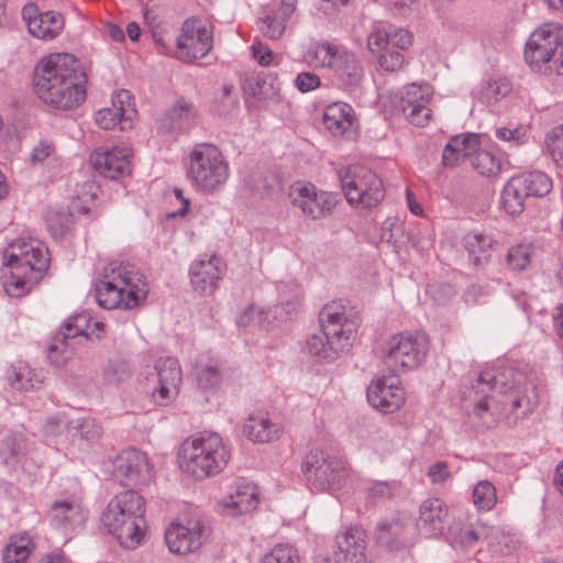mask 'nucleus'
I'll list each match as a JSON object with an SVG mask.
<instances>
[{"instance_id": "obj_54", "label": "nucleus", "mask_w": 563, "mask_h": 563, "mask_svg": "<svg viewBox=\"0 0 563 563\" xmlns=\"http://www.w3.org/2000/svg\"><path fill=\"white\" fill-rule=\"evenodd\" d=\"M56 148L53 142L41 140L31 151L30 161L32 165H44L54 162Z\"/></svg>"}, {"instance_id": "obj_43", "label": "nucleus", "mask_w": 563, "mask_h": 563, "mask_svg": "<svg viewBox=\"0 0 563 563\" xmlns=\"http://www.w3.org/2000/svg\"><path fill=\"white\" fill-rule=\"evenodd\" d=\"M8 380L11 387L19 391H27L42 384L41 375L22 362L11 366L8 372Z\"/></svg>"}, {"instance_id": "obj_26", "label": "nucleus", "mask_w": 563, "mask_h": 563, "mask_svg": "<svg viewBox=\"0 0 563 563\" xmlns=\"http://www.w3.org/2000/svg\"><path fill=\"white\" fill-rule=\"evenodd\" d=\"M446 504L437 497L423 500L419 507L417 529L424 538H438L443 534L446 518Z\"/></svg>"}, {"instance_id": "obj_10", "label": "nucleus", "mask_w": 563, "mask_h": 563, "mask_svg": "<svg viewBox=\"0 0 563 563\" xmlns=\"http://www.w3.org/2000/svg\"><path fill=\"white\" fill-rule=\"evenodd\" d=\"M213 47V25L200 16L186 19L175 38L174 56L184 63L206 57Z\"/></svg>"}, {"instance_id": "obj_40", "label": "nucleus", "mask_w": 563, "mask_h": 563, "mask_svg": "<svg viewBox=\"0 0 563 563\" xmlns=\"http://www.w3.org/2000/svg\"><path fill=\"white\" fill-rule=\"evenodd\" d=\"M492 532V527L485 523H474L468 526L452 527L450 536L453 547H461L462 549L473 548L478 542L488 538Z\"/></svg>"}, {"instance_id": "obj_60", "label": "nucleus", "mask_w": 563, "mask_h": 563, "mask_svg": "<svg viewBox=\"0 0 563 563\" xmlns=\"http://www.w3.org/2000/svg\"><path fill=\"white\" fill-rule=\"evenodd\" d=\"M294 84L300 92L306 93L319 88L321 79L312 71H301L296 76Z\"/></svg>"}, {"instance_id": "obj_58", "label": "nucleus", "mask_w": 563, "mask_h": 563, "mask_svg": "<svg viewBox=\"0 0 563 563\" xmlns=\"http://www.w3.org/2000/svg\"><path fill=\"white\" fill-rule=\"evenodd\" d=\"M179 389L157 380V386L152 391L153 401L159 406H166L176 399Z\"/></svg>"}, {"instance_id": "obj_33", "label": "nucleus", "mask_w": 563, "mask_h": 563, "mask_svg": "<svg viewBox=\"0 0 563 563\" xmlns=\"http://www.w3.org/2000/svg\"><path fill=\"white\" fill-rule=\"evenodd\" d=\"M406 520L401 518H393L383 520L376 528L377 542L391 551L400 550L408 545L406 536Z\"/></svg>"}, {"instance_id": "obj_53", "label": "nucleus", "mask_w": 563, "mask_h": 563, "mask_svg": "<svg viewBox=\"0 0 563 563\" xmlns=\"http://www.w3.org/2000/svg\"><path fill=\"white\" fill-rule=\"evenodd\" d=\"M533 250L531 244H518L509 249L507 253V264L511 269L523 271L526 269L532 256Z\"/></svg>"}, {"instance_id": "obj_27", "label": "nucleus", "mask_w": 563, "mask_h": 563, "mask_svg": "<svg viewBox=\"0 0 563 563\" xmlns=\"http://www.w3.org/2000/svg\"><path fill=\"white\" fill-rule=\"evenodd\" d=\"M330 70L336 80L345 89H353L360 86L364 78V67L355 53L341 46Z\"/></svg>"}, {"instance_id": "obj_35", "label": "nucleus", "mask_w": 563, "mask_h": 563, "mask_svg": "<svg viewBox=\"0 0 563 563\" xmlns=\"http://www.w3.org/2000/svg\"><path fill=\"white\" fill-rule=\"evenodd\" d=\"M103 323L93 320L90 312L82 311L70 317L62 327L59 332L65 334L71 340H76L78 336L86 339H92L93 336L99 338L103 331Z\"/></svg>"}, {"instance_id": "obj_28", "label": "nucleus", "mask_w": 563, "mask_h": 563, "mask_svg": "<svg viewBox=\"0 0 563 563\" xmlns=\"http://www.w3.org/2000/svg\"><path fill=\"white\" fill-rule=\"evenodd\" d=\"M353 108L345 102L336 101L328 104L323 111V124L333 136L349 137L355 125Z\"/></svg>"}, {"instance_id": "obj_41", "label": "nucleus", "mask_w": 563, "mask_h": 563, "mask_svg": "<svg viewBox=\"0 0 563 563\" xmlns=\"http://www.w3.org/2000/svg\"><path fill=\"white\" fill-rule=\"evenodd\" d=\"M10 276L3 282V289L10 297H22L43 278L35 274L20 269L19 266L9 267Z\"/></svg>"}, {"instance_id": "obj_22", "label": "nucleus", "mask_w": 563, "mask_h": 563, "mask_svg": "<svg viewBox=\"0 0 563 563\" xmlns=\"http://www.w3.org/2000/svg\"><path fill=\"white\" fill-rule=\"evenodd\" d=\"M48 519L53 528L70 533L85 526L88 519V510L80 499L76 497L65 498L52 504Z\"/></svg>"}, {"instance_id": "obj_61", "label": "nucleus", "mask_w": 563, "mask_h": 563, "mask_svg": "<svg viewBox=\"0 0 563 563\" xmlns=\"http://www.w3.org/2000/svg\"><path fill=\"white\" fill-rule=\"evenodd\" d=\"M251 51L254 59H256L261 66H269L273 63V51L268 47V45L264 44L260 40L253 41Z\"/></svg>"}, {"instance_id": "obj_11", "label": "nucleus", "mask_w": 563, "mask_h": 563, "mask_svg": "<svg viewBox=\"0 0 563 563\" xmlns=\"http://www.w3.org/2000/svg\"><path fill=\"white\" fill-rule=\"evenodd\" d=\"M412 44V35L405 29H378L369 33L367 47L378 55V64L386 71H397L405 65L402 51Z\"/></svg>"}, {"instance_id": "obj_25", "label": "nucleus", "mask_w": 563, "mask_h": 563, "mask_svg": "<svg viewBox=\"0 0 563 563\" xmlns=\"http://www.w3.org/2000/svg\"><path fill=\"white\" fill-rule=\"evenodd\" d=\"M21 14L29 32L41 40L56 37L64 26V19L60 13L55 11L40 12L35 3L24 4Z\"/></svg>"}, {"instance_id": "obj_4", "label": "nucleus", "mask_w": 563, "mask_h": 563, "mask_svg": "<svg viewBox=\"0 0 563 563\" xmlns=\"http://www.w3.org/2000/svg\"><path fill=\"white\" fill-rule=\"evenodd\" d=\"M145 503L134 490L117 494L102 514L108 531L126 549L137 547L144 536Z\"/></svg>"}, {"instance_id": "obj_17", "label": "nucleus", "mask_w": 563, "mask_h": 563, "mask_svg": "<svg viewBox=\"0 0 563 563\" xmlns=\"http://www.w3.org/2000/svg\"><path fill=\"white\" fill-rule=\"evenodd\" d=\"M132 150L126 145H117L111 148L99 147L89 157L90 164L100 175L117 179L131 170Z\"/></svg>"}, {"instance_id": "obj_51", "label": "nucleus", "mask_w": 563, "mask_h": 563, "mask_svg": "<svg viewBox=\"0 0 563 563\" xmlns=\"http://www.w3.org/2000/svg\"><path fill=\"white\" fill-rule=\"evenodd\" d=\"M303 299L301 288L296 284H283L279 287V302L276 310L282 309L286 316L297 311Z\"/></svg>"}, {"instance_id": "obj_21", "label": "nucleus", "mask_w": 563, "mask_h": 563, "mask_svg": "<svg viewBox=\"0 0 563 563\" xmlns=\"http://www.w3.org/2000/svg\"><path fill=\"white\" fill-rule=\"evenodd\" d=\"M332 559L338 563H368L365 530L355 526L336 534Z\"/></svg>"}, {"instance_id": "obj_30", "label": "nucleus", "mask_w": 563, "mask_h": 563, "mask_svg": "<svg viewBox=\"0 0 563 563\" xmlns=\"http://www.w3.org/2000/svg\"><path fill=\"white\" fill-rule=\"evenodd\" d=\"M280 423L273 421L268 415H251L244 423V433L253 442L269 443L278 440L283 434Z\"/></svg>"}, {"instance_id": "obj_63", "label": "nucleus", "mask_w": 563, "mask_h": 563, "mask_svg": "<svg viewBox=\"0 0 563 563\" xmlns=\"http://www.w3.org/2000/svg\"><path fill=\"white\" fill-rule=\"evenodd\" d=\"M153 40L156 44L157 49L162 54H170L173 48L170 45L172 40L167 36V34L163 31H153L152 33Z\"/></svg>"}, {"instance_id": "obj_34", "label": "nucleus", "mask_w": 563, "mask_h": 563, "mask_svg": "<svg viewBox=\"0 0 563 563\" xmlns=\"http://www.w3.org/2000/svg\"><path fill=\"white\" fill-rule=\"evenodd\" d=\"M224 507L233 515H242L256 509L258 505L257 488L252 483L239 482L233 492L224 499Z\"/></svg>"}, {"instance_id": "obj_50", "label": "nucleus", "mask_w": 563, "mask_h": 563, "mask_svg": "<svg viewBox=\"0 0 563 563\" xmlns=\"http://www.w3.org/2000/svg\"><path fill=\"white\" fill-rule=\"evenodd\" d=\"M497 503V493L493 483L479 481L473 489V504L479 511L492 510Z\"/></svg>"}, {"instance_id": "obj_29", "label": "nucleus", "mask_w": 563, "mask_h": 563, "mask_svg": "<svg viewBox=\"0 0 563 563\" xmlns=\"http://www.w3.org/2000/svg\"><path fill=\"white\" fill-rule=\"evenodd\" d=\"M346 345L347 343L338 338H332L327 331L320 329L318 333L308 335L305 351L318 361L330 363L339 357Z\"/></svg>"}, {"instance_id": "obj_18", "label": "nucleus", "mask_w": 563, "mask_h": 563, "mask_svg": "<svg viewBox=\"0 0 563 563\" xmlns=\"http://www.w3.org/2000/svg\"><path fill=\"white\" fill-rule=\"evenodd\" d=\"M136 115L132 103L131 95L128 90H120L112 97V107L103 108L96 112L95 121L103 130H129Z\"/></svg>"}, {"instance_id": "obj_24", "label": "nucleus", "mask_w": 563, "mask_h": 563, "mask_svg": "<svg viewBox=\"0 0 563 563\" xmlns=\"http://www.w3.org/2000/svg\"><path fill=\"white\" fill-rule=\"evenodd\" d=\"M319 322L328 334L347 344L357 328L355 318L347 314L345 305L340 300H333L321 309Z\"/></svg>"}, {"instance_id": "obj_44", "label": "nucleus", "mask_w": 563, "mask_h": 563, "mask_svg": "<svg viewBox=\"0 0 563 563\" xmlns=\"http://www.w3.org/2000/svg\"><path fill=\"white\" fill-rule=\"evenodd\" d=\"M526 198L528 197L525 192V189L520 185L517 177L512 176L503 188L500 202L507 213L511 216H518L525 209Z\"/></svg>"}, {"instance_id": "obj_2", "label": "nucleus", "mask_w": 563, "mask_h": 563, "mask_svg": "<svg viewBox=\"0 0 563 563\" xmlns=\"http://www.w3.org/2000/svg\"><path fill=\"white\" fill-rule=\"evenodd\" d=\"M230 460V446L216 432H201L185 439L178 452L179 467L199 481L222 473Z\"/></svg>"}, {"instance_id": "obj_49", "label": "nucleus", "mask_w": 563, "mask_h": 563, "mask_svg": "<svg viewBox=\"0 0 563 563\" xmlns=\"http://www.w3.org/2000/svg\"><path fill=\"white\" fill-rule=\"evenodd\" d=\"M154 368L156 371L158 382H163L166 385L180 388L183 382V372L176 357H159L155 362Z\"/></svg>"}, {"instance_id": "obj_64", "label": "nucleus", "mask_w": 563, "mask_h": 563, "mask_svg": "<svg viewBox=\"0 0 563 563\" xmlns=\"http://www.w3.org/2000/svg\"><path fill=\"white\" fill-rule=\"evenodd\" d=\"M368 494L373 498L393 495V487L387 482H376L368 488Z\"/></svg>"}, {"instance_id": "obj_16", "label": "nucleus", "mask_w": 563, "mask_h": 563, "mask_svg": "<svg viewBox=\"0 0 563 563\" xmlns=\"http://www.w3.org/2000/svg\"><path fill=\"white\" fill-rule=\"evenodd\" d=\"M367 401L382 413L398 411L406 401V393L395 377H378L367 387Z\"/></svg>"}, {"instance_id": "obj_31", "label": "nucleus", "mask_w": 563, "mask_h": 563, "mask_svg": "<svg viewBox=\"0 0 563 563\" xmlns=\"http://www.w3.org/2000/svg\"><path fill=\"white\" fill-rule=\"evenodd\" d=\"M296 8L297 0H280L276 10L267 12L265 16L260 20L262 33L272 40L280 38Z\"/></svg>"}, {"instance_id": "obj_46", "label": "nucleus", "mask_w": 563, "mask_h": 563, "mask_svg": "<svg viewBox=\"0 0 563 563\" xmlns=\"http://www.w3.org/2000/svg\"><path fill=\"white\" fill-rule=\"evenodd\" d=\"M511 85L506 78L489 79L479 85L474 91L475 97L487 106L495 104L507 97Z\"/></svg>"}, {"instance_id": "obj_12", "label": "nucleus", "mask_w": 563, "mask_h": 563, "mask_svg": "<svg viewBox=\"0 0 563 563\" xmlns=\"http://www.w3.org/2000/svg\"><path fill=\"white\" fill-rule=\"evenodd\" d=\"M2 263L43 277L49 265L48 249L40 240L19 239L8 245Z\"/></svg>"}, {"instance_id": "obj_5", "label": "nucleus", "mask_w": 563, "mask_h": 563, "mask_svg": "<svg viewBox=\"0 0 563 563\" xmlns=\"http://www.w3.org/2000/svg\"><path fill=\"white\" fill-rule=\"evenodd\" d=\"M516 372L511 366H498L481 372L476 382L472 385L475 404L473 416L479 420V426L485 429L496 426L499 413L495 402L509 405L507 400H498L496 394L508 398V394L516 387Z\"/></svg>"}, {"instance_id": "obj_36", "label": "nucleus", "mask_w": 563, "mask_h": 563, "mask_svg": "<svg viewBox=\"0 0 563 563\" xmlns=\"http://www.w3.org/2000/svg\"><path fill=\"white\" fill-rule=\"evenodd\" d=\"M194 375L201 389L214 390L222 384L224 373L219 360L201 355L195 365Z\"/></svg>"}, {"instance_id": "obj_19", "label": "nucleus", "mask_w": 563, "mask_h": 563, "mask_svg": "<svg viewBox=\"0 0 563 563\" xmlns=\"http://www.w3.org/2000/svg\"><path fill=\"white\" fill-rule=\"evenodd\" d=\"M560 25L545 23L537 29L529 37L525 58L531 66L540 67L553 59L559 40Z\"/></svg>"}, {"instance_id": "obj_20", "label": "nucleus", "mask_w": 563, "mask_h": 563, "mask_svg": "<svg viewBox=\"0 0 563 563\" xmlns=\"http://www.w3.org/2000/svg\"><path fill=\"white\" fill-rule=\"evenodd\" d=\"M432 95V87L429 84H411L405 88L400 98V108L410 123L424 126L430 121L429 103Z\"/></svg>"}, {"instance_id": "obj_38", "label": "nucleus", "mask_w": 563, "mask_h": 563, "mask_svg": "<svg viewBox=\"0 0 563 563\" xmlns=\"http://www.w3.org/2000/svg\"><path fill=\"white\" fill-rule=\"evenodd\" d=\"M35 550V542L29 532L14 533L9 537L2 550L3 563H26Z\"/></svg>"}, {"instance_id": "obj_15", "label": "nucleus", "mask_w": 563, "mask_h": 563, "mask_svg": "<svg viewBox=\"0 0 563 563\" xmlns=\"http://www.w3.org/2000/svg\"><path fill=\"white\" fill-rule=\"evenodd\" d=\"M227 272V265L218 255H203L191 262L189 279L192 289L201 296H212Z\"/></svg>"}, {"instance_id": "obj_39", "label": "nucleus", "mask_w": 563, "mask_h": 563, "mask_svg": "<svg viewBox=\"0 0 563 563\" xmlns=\"http://www.w3.org/2000/svg\"><path fill=\"white\" fill-rule=\"evenodd\" d=\"M195 118L194 106L184 99H179L165 112L161 119V124L167 131H183L194 123Z\"/></svg>"}, {"instance_id": "obj_7", "label": "nucleus", "mask_w": 563, "mask_h": 563, "mask_svg": "<svg viewBox=\"0 0 563 563\" xmlns=\"http://www.w3.org/2000/svg\"><path fill=\"white\" fill-rule=\"evenodd\" d=\"M430 342L424 332L406 331L391 335L383 347V362L395 375L418 368L427 357Z\"/></svg>"}, {"instance_id": "obj_52", "label": "nucleus", "mask_w": 563, "mask_h": 563, "mask_svg": "<svg viewBox=\"0 0 563 563\" xmlns=\"http://www.w3.org/2000/svg\"><path fill=\"white\" fill-rule=\"evenodd\" d=\"M260 563H300L298 551L290 544H277Z\"/></svg>"}, {"instance_id": "obj_48", "label": "nucleus", "mask_w": 563, "mask_h": 563, "mask_svg": "<svg viewBox=\"0 0 563 563\" xmlns=\"http://www.w3.org/2000/svg\"><path fill=\"white\" fill-rule=\"evenodd\" d=\"M473 168L482 176L496 177L501 170V158L487 150L477 147L471 156Z\"/></svg>"}, {"instance_id": "obj_32", "label": "nucleus", "mask_w": 563, "mask_h": 563, "mask_svg": "<svg viewBox=\"0 0 563 563\" xmlns=\"http://www.w3.org/2000/svg\"><path fill=\"white\" fill-rule=\"evenodd\" d=\"M478 146V139L475 134H461L452 136L444 146L442 162L446 167L460 165L466 157H471Z\"/></svg>"}, {"instance_id": "obj_62", "label": "nucleus", "mask_w": 563, "mask_h": 563, "mask_svg": "<svg viewBox=\"0 0 563 563\" xmlns=\"http://www.w3.org/2000/svg\"><path fill=\"white\" fill-rule=\"evenodd\" d=\"M428 476L433 484H442L450 478L451 474L448 470V464L440 461L429 467Z\"/></svg>"}, {"instance_id": "obj_56", "label": "nucleus", "mask_w": 563, "mask_h": 563, "mask_svg": "<svg viewBox=\"0 0 563 563\" xmlns=\"http://www.w3.org/2000/svg\"><path fill=\"white\" fill-rule=\"evenodd\" d=\"M495 135L498 140L508 142L514 146L522 145L528 141L527 129L522 125L510 129V128H498L495 131Z\"/></svg>"}, {"instance_id": "obj_6", "label": "nucleus", "mask_w": 563, "mask_h": 563, "mask_svg": "<svg viewBox=\"0 0 563 563\" xmlns=\"http://www.w3.org/2000/svg\"><path fill=\"white\" fill-rule=\"evenodd\" d=\"M230 177V165L221 150L211 143H198L188 155L186 178L196 191H220Z\"/></svg>"}, {"instance_id": "obj_1", "label": "nucleus", "mask_w": 563, "mask_h": 563, "mask_svg": "<svg viewBox=\"0 0 563 563\" xmlns=\"http://www.w3.org/2000/svg\"><path fill=\"white\" fill-rule=\"evenodd\" d=\"M34 89L44 103L56 109L70 110L86 100L87 76L74 55L54 53L37 63Z\"/></svg>"}, {"instance_id": "obj_42", "label": "nucleus", "mask_w": 563, "mask_h": 563, "mask_svg": "<svg viewBox=\"0 0 563 563\" xmlns=\"http://www.w3.org/2000/svg\"><path fill=\"white\" fill-rule=\"evenodd\" d=\"M493 242L489 235L483 233L471 232L465 235L464 246L474 266H483L489 261Z\"/></svg>"}, {"instance_id": "obj_37", "label": "nucleus", "mask_w": 563, "mask_h": 563, "mask_svg": "<svg viewBox=\"0 0 563 563\" xmlns=\"http://www.w3.org/2000/svg\"><path fill=\"white\" fill-rule=\"evenodd\" d=\"M341 46L330 41L312 42L302 53V62L314 69H330Z\"/></svg>"}, {"instance_id": "obj_23", "label": "nucleus", "mask_w": 563, "mask_h": 563, "mask_svg": "<svg viewBox=\"0 0 563 563\" xmlns=\"http://www.w3.org/2000/svg\"><path fill=\"white\" fill-rule=\"evenodd\" d=\"M114 476L124 486L146 483L151 477L147 456L136 449L123 450L115 460Z\"/></svg>"}, {"instance_id": "obj_55", "label": "nucleus", "mask_w": 563, "mask_h": 563, "mask_svg": "<svg viewBox=\"0 0 563 563\" xmlns=\"http://www.w3.org/2000/svg\"><path fill=\"white\" fill-rule=\"evenodd\" d=\"M81 440L93 443L101 437V427L93 418L86 417L78 419L75 426Z\"/></svg>"}, {"instance_id": "obj_13", "label": "nucleus", "mask_w": 563, "mask_h": 563, "mask_svg": "<svg viewBox=\"0 0 563 563\" xmlns=\"http://www.w3.org/2000/svg\"><path fill=\"white\" fill-rule=\"evenodd\" d=\"M290 202L311 220H321L332 214L339 202L336 194L319 190L311 183H297L290 188Z\"/></svg>"}, {"instance_id": "obj_47", "label": "nucleus", "mask_w": 563, "mask_h": 563, "mask_svg": "<svg viewBox=\"0 0 563 563\" xmlns=\"http://www.w3.org/2000/svg\"><path fill=\"white\" fill-rule=\"evenodd\" d=\"M74 351L75 341L58 331L47 347V358L52 365L62 367L73 357Z\"/></svg>"}, {"instance_id": "obj_14", "label": "nucleus", "mask_w": 563, "mask_h": 563, "mask_svg": "<svg viewBox=\"0 0 563 563\" xmlns=\"http://www.w3.org/2000/svg\"><path fill=\"white\" fill-rule=\"evenodd\" d=\"M209 534L210 528L200 519L172 522L165 531V542L172 553L187 555L200 550Z\"/></svg>"}, {"instance_id": "obj_8", "label": "nucleus", "mask_w": 563, "mask_h": 563, "mask_svg": "<svg viewBox=\"0 0 563 563\" xmlns=\"http://www.w3.org/2000/svg\"><path fill=\"white\" fill-rule=\"evenodd\" d=\"M346 201L352 206L372 209L385 197L383 180L369 168L352 164L338 170Z\"/></svg>"}, {"instance_id": "obj_59", "label": "nucleus", "mask_w": 563, "mask_h": 563, "mask_svg": "<svg viewBox=\"0 0 563 563\" xmlns=\"http://www.w3.org/2000/svg\"><path fill=\"white\" fill-rule=\"evenodd\" d=\"M131 371L124 362H110L104 371V378L111 384H119L128 379Z\"/></svg>"}, {"instance_id": "obj_3", "label": "nucleus", "mask_w": 563, "mask_h": 563, "mask_svg": "<svg viewBox=\"0 0 563 563\" xmlns=\"http://www.w3.org/2000/svg\"><path fill=\"white\" fill-rule=\"evenodd\" d=\"M148 289L142 276L131 264L112 262L104 268L102 279L96 286V299L104 309H132L147 296Z\"/></svg>"}, {"instance_id": "obj_57", "label": "nucleus", "mask_w": 563, "mask_h": 563, "mask_svg": "<svg viewBox=\"0 0 563 563\" xmlns=\"http://www.w3.org/2000/svg\"><path fill=\"white\" fill-rule=\"evenodd\" d=\"M547 146L556 163L563 162V124L551 130L547 137Z\"/></svg>"}, {"instance_id": "obj_45", "label": "nucleus", "mask_w": 563, "mask_h": 563, "mask_svg": "<svg viewBox=\"0 0 563 563\" xmlns=\"http://www.w3.org/2000/svg\"><path fill=\"white\" fill-rule=\"evenodd\" d=\"M527 197L541 198L552 191V179L543 172L533 170L516 176Z\"/></svg>"}, {"instance_id": "obj_9", "label": "nucleus", "mask_w": 563, "mask_h": 563, "mask_svg": "<svg viewBox=\"0 0 563 563\" xmlns=\"http://www.w3.org/2000/svg\"><path fill=\"white\" fill-rule=\"evenodd\" d=\"M300 468L308 486L316 492L338 490L349 475L344 461L318 449L306 453Z\"/></svg>"}]
</instances>
